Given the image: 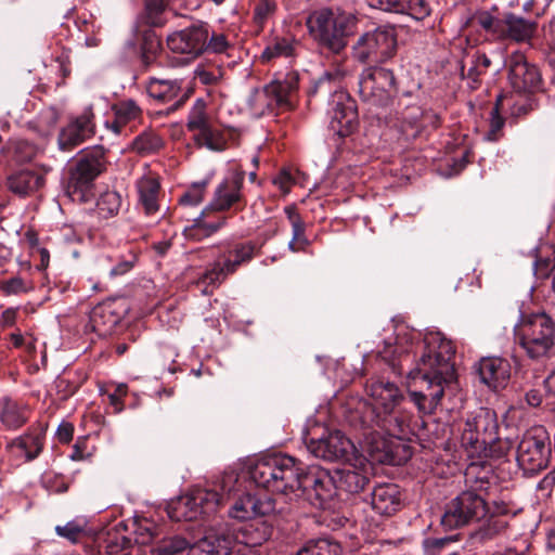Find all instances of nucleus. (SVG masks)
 <instances>
[{
    "instance_id": "1",
    "label": "nucleus",
    "mask_w": 555,
    "mask_h": 555,
    "mask_svg": "<svg viewBox=\"0 0 555 555\" xmlns=\"http://www.w3.org/2000/svg\"><path fill=\"white\" fill-rule=\"evenodd\" d=\"M416 333L401 328L395 340H386L378 356L395 374H408L420 390L410 392L411 400L424 414L433 413L444 395V385L454 380L452 359L455 353L451 340L440 333L425 335L418 341Z\"/></svg>"
},
{
    "instance_id": "2",
    "label": "nucleus",
    "mask_w": 555,
    "mask_h": 555,
    "mask_svg": "<svg viewBox=\"0 0 555 555\" xmlns=\"http://www.w3.org/2000/svg\"><path fill=\"white\" fill-rule=\"evenodd\" d=\"M249 476L258 487L289 499L304 498L318 508H327L337 491L335 475L318 466L306 467L286 454L261 456L250 466Z\"/></svg>"
},
{
    "instance_id": "3",
    "label": "nucleus",
    "mask_w": 555,
    "mask_h": 555,
    "mask_svg": "<svg viewBox=\"0 0 555 555\" xmlns=\"http://www.w3.org/2000/svg\"><path fill=\"white\" fill-rule=\"evenodd\" d=\"M245 180L244 170L231 171L216 188L209 206L205 208L194 220L190 228L184 232L188 237L199 240L217 232L225 223V218H220L215 222L205 221L208 210L234 211L243 210L246 206V199L243 194V184Z\"/></svg>"
},
{
    "instance_id": "4",
    "label": "nucleus",
    "mask_w": 555,
    "mask_h": 555,
    "mask_svg": "<svg viewBox=\"0 0 555 555\" xmlns=\"http://www.w3.org/2000/svg\"><path fill=\"white\" fill-rule=\"evenodd\" d=\"M307 25L313 40L322 49L340 54L356 29L357 17L350 12L322 9L309 16Z\"/></svg>"
},
{
    "instance_id": "5",
    "label": "nucleus",
    "mask_w": 555,
    "mask_h": 555,
    "mask_svg": "<svg viewBox=\"0 0 555 555\" xmlns=\"http://www.w3.org/2000/svg\"><path fill=\"white\" fill-rule=\"evenodd\" d=\"M236 481L233 476L222 479L219 493L215 489L197 488L190 493L171 500L167 505V514L175 521H192L202 515H209L216 512L217 507L231 495V483Z\"/></svg>"
},
{
    "instance_id": "6",
    "label": "nucleus",
    "mask_w": 555,
    "mask_h": 555,
    "mask_svg": "<svg viewBox=\"0 0 555 555\" xmlns=\"http://www.w3.org/2000/svg\"><path fill=\"white\" fill-rule=\"evenodd\" d=\"M515 343L526 356L538 360L548 356L555 343V322L545 312L522 315L514 330Z\"/></svg>"
},
{
    "instance_id": "7",
    "label": "nucleus",
    "mask_w": 555,
    "mask_h": 555,
    "mask_svg": "<svg viewBox=\"0 0 555 555\" xmlns=\"http://www.w3.org/2000/svg\"><path fill=\"white\" fill-rule=\"evenodd\" d=\"M348 74L343 66L325 72L314 83L312 93L335 92L331 111V127L340 137L348 135L357 125L358 113L354 101L345 92H336L337 83Z\"/></svg>"
},
{
    "instance_id": "8",
    "label": "nucleus",
    "mask_w": 555,
    "mask_h": 555,
    "mask_svg": "<svg viewBox=\"0 0 555 555\" xmlns=\"http://www.w3.org/2000/svg\"><path fill=\"white\" fill-rule=\"evenodd\" d=\"M552 454L551 438L543 426H533L522 435L516 453L518 466L526 475H533L548 465Z\"/></svg>"
},
{
    "instance_id": "9",
    "label": "nucleus",
    "mask_w": 555,
    "mask_h": 555,
    "mask_svg": "<svg viewBox=\"0 0 555 555\" xmlns=\"http://www.w3.org/2000/svg\"><path fill=\"white\" fill-rule=\"evenodd\" d=\"M106 169L105 149L96 145L85 150L69 169L67 193L69 196L85 198V193L94 180Z\"/></svg>"
},
{
    "instance_id": "10",
    "label": "nucleus",
    "mask_w": 555,
    "mask_h": 555,
    "mask_svg": "<svg viewBox=\"0 0 555 555\" xmlns=\"http://www.w3.org/2000/svg\"><path fill=\"white\" fill-rule=\"evenodd\" d=\"M397 47L393 28L379 26L362 34L352 46L353 57L361 62H385L390 59Z\"/></svg>"
},
{
    "instance_id": "11",
    "label": "nucleus",
    "mask_w": 555,
    "mask_h": 555,
    "mask_svg": "<svg viewBox=\"0 0 555 555\" xmlns=\"http://www.w3.org/2000/svg\"><path fill=\"white\" fill-rule=\"evenodd\" d=\"M487 514V504L481 495L474 491H464L454 498L446 507L441 525L452 530L479 520Z\"/></svg>"
},
{
    "instance_id": "12",
    "label": "nucleus",
    "mask_w": 555,
    "mask_h": 555,
    "mask_svg": "<svg viewBox=\"0 0 555 555\" xmlns=\"http://www.w3.org/2000/svg\"><path fill=\"white\" fill-rule=\"evenodd\" d=\"M362 423L367 428L380 430L399 440H409L414 435L413 415L402 405L387 413L363 411Z\"/></svg>"
},
{
    "instance_id": "13",
    "label": "nucleus",
    "mask_w": 555,
    "mask_h": 555,
    "mask_svg": "<svg viewBox=\"0 0 555 555\" xmlns=\"http://www.w3.org/2000/svg\"><path fill=\"white\" fill-rule=\"evenodd\" d=\"M396 91V78L390 69L370 66L360 75L359 94L365 102L385 105Z\"/></svg>"
},
{
    "instance_id": "14",
    "label": "nucleus",
    "mask_w": 555,
    "mask_h": 555,
    "mask_svg": "<svg viewBox=\"0 0 555 555\" xmlns=\"http://www.w3.org/2000/svg\"><path fill=\"white\" fill-rule=\"evenodd\" d=\"M498 422L492 411L480 409L465 422L462 433V444L466 449L480 451L498 439Z\"/></svg>"
},
{
    "instance_id": "15",
    "label": "nucleus",
    "mask_w": 555,
    "mask_h": 555,
    "mask_svg": "<svg viewBox=\"0 0 555 555\" xmlns=\"http://www.w3.org/2000/svg\"><path fill=\"white\" fill-rule=\"evenodd\" d=\"M256 246L251 242L235 244L228 251L223 262L217 261L203 274L202 282L211 285H220L224 279L234 273L240 266L249 262L255 255Z\"/></svg>"
},
{
    "instance_id": "16",
    "label": "nucleus",
    "mask_w": 555,
    "mask_h": 555,
    "mask_svg": "<svg viewBox=\"0 0 555 555\" xmlns=\"http://www.w3.org/2000/svg\"><path fill=\"white\" fill-rule=\"evenodd\" d=\"M209 37V27L206 23L196 22L169 35L168 48L175 53L196 57L206 51V39Z\"/></svg>"
},
{
    "instance_id": "17",
    "label": "nucleus",
    "mask_w": 555,
    "mask_h": 555,
    "mask_svg": "<svg viewBox=\"0 0 555 555\" xmlns=\"http://www.w3.org/2000/svg\"><path fill=\"white\" fill-rule=\"evenodd\" d=\"M308 450L319 459L325 461L347 460L354 450V446L341 431L334 430L319 439H311Z\"/></svg>"
},
{
    "instance_id": "18",
    "label": "nucleus",
    "mask_w": 555,
    "mask_h": 555,
    "mask_svg": "<svg viewBox=\"0 0 555 555\" xmlns=\"http://www.w3.org/2000/svg\"><path fill=\"white\" fill-rule=\"evenodd\" d=\"M508 80L516 92H534L541 87V75L534 65L527 62L521 52H515L508 61Z\"/></svg>"
},
{
    "instance_id": "19",
    "label": "nucleus",
    "mask_w": 555,
    "mask_h": 555,
    "mask_svg": "<svg viewBox=\"0 0 555 555\" xmlns=\"http://www.w3.org/2000/svg\"><path fill=\"white\" fill-rule=\"evenodd\" d=\"M94 115L91 107H87L81 115L72 119L64 127L57 138L59 146L63 151H70L94 134Z\"/></svg>"
},
{
    "instance_id": "20",
    "label": "nucleus",
    "mask_w": 555,
    "mask_h": 555,
    "mask_svg": "<svg viewBox=\"0 0 555 555\" xmlns=\"http://www.w3.org/2000/svg\"><path fill=\"white\" fill-rule=\"evenodd\" d=\"M367 393L372 399V404L364 405V411L376 410L380 412H389L402 405L405 397L402 390L392 382L376 379L367 386Z\"/></svg>"
},
{
    "instance_id": "21",
    "label": "nucleus",
    "mask_w": 555,
    "mask_h": 555,
    "mask_svg": "<svg viewBox=\"0 0 555 555\" xmlns=\"http://www.w3.org/2000/svg\"><path fill=\"white\" fill-rule=\"evenodd\" d=\"M42 449L43 436L34 431H27L15 437L5 446L9 461L13 466H20L22 463L34 461L39 456Z\"/></svg>"
},
{
    "instance_id": "22",
    "label": "nucleus",
    "mask_w": 555,
    "mask_h": 555,
    "mask_svg": "<svg viewBox=\"0 0 555 555\" xmlns=\"http://www.w3.org/2000/svg\"><path fill=\"white\" fill-rule=\"evenodd\" d=\"M477 372L482 384L494 391L506 388L512 376L509 361L501 357H486L477 364Z\"/></svg>"
},
{
    "instance_id": "23",
    "label": "nucleus",
    "mask_w": 555,
    "mask_h": 555,
    "mask_svg": "<svg viewBox=\"0 0 555 555\" xmlns=\"http://www.w3.org/2000/svg\"><path fill=\"white\" fill-rule=\"evenodd\" d=\"M125 310L116 300H105L92 308L89 326L99 336L111 335L124 317Z\"/></svg>"
},
{
    "instance_id": "24",
    "label": "nucleus",
    "mask_w": 555,
    "mask_h": 555,
    "mask_svg": "<svg viewBox=\"0 0 555 555\" xmlns=\"http://www.w3.org/2000/svg\"><path fill=\"white\" fill-rule=\"evenodd\" d=\"M275 509L274 501L268 496H256L246 493L240 496L231 506L229 514L231 517L245 520L258 516H267Z\"/></svg>"
},
{
    "instance_id": "25",
    "label": "nucleus",
    "mask_w": 555,
    "mask_h": 555,
    "mask_svg": "<svg viewBox=\"0 0 555 555\" xmlns=\"http://www.w3.org/2000/svg\"><path fill=\"white\" fill-rule=\"evenodd\" d=\"M298 89V75L288 73L282 79H275L263 88V94L268 99V107L289 106L292 96Z\"/></svg>"
},
{
    "instance_id": "26",
    "label": "nucleus",
    "mask_w": 555,
    "mask_h": 555,
    "mask_svg": "<svg viewBox=\"0 0 555 555\" xmlns=\"http://www.w3.org/2000/svg\"><path fill=\"white\" fill-rule=\"evenodd\" d=\"M50 168L22 169L8 178L9 189L18 195L25 196L39 190L44 184V175Z\"/></svg>"
},
{
    "instance_id": "27",
    "label": "nucleus",
    "mask_w": 555,
    "mask_h": 555,
    "mask_svg": "<svg viewBox=\"0 0 555 555\" xmlns=\"http://www.w3.org/2000/svg\"><path fill=\"white\" fill-rule=\"evenodd\" d=\"M337 489L348 493H359L370 482L372 468L370 465L349 466L335 470Z\"/></svg>"
},
{
    "instance_id": "28",
    "label": "nucleus",
    "mask_w": 555,
    "mask_h": 555,
    "mask_svg": "<svg viewBox=\"0 0 555 555\" xmlns=\"http://www.w3.org/2000/svg\"><path fill=\"white\" fill-rule=\"evenodd\" d=\"M147 93L160 103H170V111L178 109L184 103L181 87L177 80L151 78Z\"/></svg>"
},
{
    "instance_id": "29",
    "label": "nucleus",
    "mask_w": 555,
    "mask_h": 555,
    "mask_svg": "<svg viewBox=\"0 0 555 555\" xmlns=\"http://www.w3.org/2000/svg\"><path fill=\"white\" fill-rule=\"evenodd\" d=\"M159 190L155 176H143L137 181L138 205L146 216H155L159 211Z\"/></svg>"
},
{
    "instance_id": "30",
    "label": "nucleus",
    "mask_w": 555,
    "mask_h": 555,
    "mask_svg": "<svg viewBox=\"0 0 555 555\" xmlns=\"http://www.w3.org/2000/svg\"><path fill=\"white\" fill-rule=\"evenodd\" d=\"M29 417V408L26 403L11 397L0 399V422L8 430H17L23 427Z\"/></svg>"
},
{
    "instance_id": "31",
    "label": "nucleus",
    "mask_w": 555,
    "mask_h": 555,
    "mask_svg": "<svg viewBox=\"0 0 555 555\" xmlns=\"http://www.w3.org/2000/svg\"><path fill=\"white\" fill-rule=\"evenodd\" d=\"M372 508L380 515L395 513L400 505V492L397 485L382 483L371 493Z\"/></svg>"
},
{
    "instance_id": "32",
    "label": "nucleus",
    "mask_w": 555,
    "mask_h": 555,
    "mask_svg": "<svg viewBox=\"0 0 555 555\" xmlns=\"http://www.w3.org/2000/svg\"><path fill=\"white\" fill-rule=\"evenodd\" d=\"M537 30V23L517 16L514 13L505 14L504 39H511L515 42H525L530 40Z\"/></svg>"
},
{
    "instance_id": "33",
    "label": "nucleus",
    "mask_w": 555,
    "mask_h": 555,
    "mask_svg": "<svg viewBox=\"0 0 555 555\" xmlns=\"http://www.w3.org/2000/svg\"><path fill=\"white\" fill-rule=\"evenodd\" d=\"M242 534L244 541L240 542L251 548L268 541L272 535V528L266 521L256 519L242 527Z\"/></svg>"
},
{
    "instance_id": "34",
    "label": "nucleus",
    "mask_w": 555,
    "mask_h": 555,
    "mask_svg": "<svg viewBox=\"0 0 555 555\" xmlns=\"http://www.w3.org/2000/svg\"><path fill=\"white\" fill-rule=\"evenodd\" d=\"M115 120L112 122L111 128L117 134L121 133L122 127L128 122L135 120L141 115V109L132 100L119 102L114 106Z\"/></svg>"
},
{
    "instance_id": "35",
    "label": "nucleus",
    "mask_w": 555,
    "mask_h": 555,
    "mask_svg": "<svg viewBox=\"0 0 555 555\" xmlns=\"http://www.w3.org/2000/svg\"><path fill=\"white\" fill-rule=\"evenodd\" d=\"M296 555H343V550L338 542L320 538L307 541Z\"/></svg>"
},
{
    "instance_id": "36",
    "label": "nucleus",
    "mask_w": 555,
    "mask_h": 555,
    "mask_svg": "<svg viewBox=\"0 0 555 555\" xmlns=\"http://www.w3.org/2000/svg\"><path fill=\"white\" fill-rule=\"evenodd\" d=\"M506 527L507 521L503 517L490 516L476 531L472 533V539L483 543L503 533Z\"/></svg>"
},
{
    "instance_id": "37",
    "label": "nucleus",
    "mask_w": 555,
    "mask_h": 555,
    "mask_svg": "<svg viewBox=\"0 0 555 555\" xmlns=\"http://www.w3.org/2000/svg\"><path fill=\"white\" fill-rule=\"evenodd\" d=\"M164 146V140L154 131H145L139 134L132 142V150L147 156L159 152Z\"/></svg>"
},
{
    "instance_id": "38",
    "label": "nucleus",
    "mask_w": 555,
    "mask_h": 555,
    "mask_svg": "<svg viewBox=\"0 0 555 555\" xmlns=\"http://www.w3.org/2000/svg\"><path fill=\"white\" fill-rule=\"evenodd\" d=\"M474 21L485 31L496 39L503 40L505 15L503 17H499L492 15L489 11H479L475 14Z\"/></svg>"
},
{
    "instance_id": "39",
    "label": "nucleus",
    "mask_w": 555,
    "mask_h": 555,
    "mask_svg": "<svg viewBox=\"0 0 555 555\" xmlns=\"http://www.w3.org/2000/svg\"><path fill=\"white\" fill-rule=\"evenodd\" d=\"M129 524V531L134 535V541L138 544H149L157 535L155 525L147 519H134Z\"/></svg>"
},
{
    "instance_id": "40",
    "label": "nucleus",
    "mask_w": 555,
    "mask_h": 555,
    "mask_svg": "<svg viewBox=\"0 0 555 555\" xmlns=\"http://www.w3.org/2000/svg\"><path fill=\"white\" fill-rule=\"evenodd\" d=\"M121 202V196L118 192L107 190L100 195L96 202L98 211L104 218L113 217L118 214Z\"/></svg>"
},
{
    "instance_id": "41",
    "label": "nucleus",
    "mask_w": 555,
    "mask_h": 555,
    "mask_svg": "<svg viewBox=\"0 0 555 555\" xmlns=\"http://www.w3.org/2000/svg\"><path fill=\"white\" fill-rule=\"evenodd\" d=\"M210 125V118L206 114V103L204 100L197 99L188 117V129L199 132Z\"/></svg>"
},
{
    "instance_id": "42",
    "label": "nucleus",
    "mask_w": 555,
    "mask_h": 555,
    "mask_svg": "<svg viewBox=\"0 0 555 555\" xmlns=\"http://www.w3.org/2000/svg\"><path fill=\"white\" fill-rule=\"evenodd\" d=\"M195 141L199 146H206L211 151H222L225 146V140L222 133L215 129L212 125L195 134Z\"/></svg>"
},
{
    "instance_id": "43",
    "label": "nucleus",
    "mask_w": 555,
    "mask_h": 555,
    "mask_svg": "<svg viewBox=\"0 0 555 555\" xmlns=\"http://www.w3.org/2000/svg\"><path fill=\"white\" fill-rule=\"evenodd\" d=\"M129 531V524L126 521H119L113 528L106 532L104 541L107 543V547H120L127 548L131 545L132 539L126 534Z\"/></svg>"
},
{
    "instance_id": "44",
    "label": "nucleus",
    "mask_w": 555,
    "mask_h": 555,
    "mask_svg": "<svg viewBox=\"0 0 555 555\" xmlns=\"http://www.w3.org/2000/svg\"><path fill=\"white\" fill-rule=\"evenodd\" d=\"M278 10L276 0H257L254 7L253 21L259 30L274 16Z\"/></svg>"
},
{
    "instance_id": "45",
    "label": "nucleus",
    "mask_w": 555,
    "mask_h": 555,
    "mask_svg": "<svg viewBox=\"0 0 555 555\" xmlns=\"http://www.w3.org/2000/svg\"><path fill=\"white\" fill-rule=\"evenodd\" d=\"M35 285L31 280L22 276H12L0 281V292L5 296L21 295L34 291Z\"/></svg>"
},
{
    "instance_id": "46",
    "label": "nucleus",
    "mask_w": 555,
    "mask_h": 555,
    "mask_svg": "<svg viewBox=\"0 0 555 555\" xmlns=\"http://www.w3.org/2000/svg\"><path fill=\"white\" fill-rule=\"evenodd\" d=\"M87 521L85 519H74L64 526H56L55 532L59 537L64 538L73 543L79 541L86 535Z\"/></svg>"
},
{
    "instance_id": "47",
    "label": "nucleus",
    "mask_w": 555,
    "mask_h": 555,
    "mask_svg": "<svg viewBox=\"0 0 555 555\" xmlns=\"http://www.w3.org/2000/svg\"><path fill=\"white\" fill-rule=\"evenodd\" d=\"M221 535H206L188 547L186 555H218Z\"/></svg>"
},
{
    "instance_id": "48",
    "label": "nucleus",
    "mask_w": 555,
    "mask_h": 555,
    "mask_svg": "<svg viewBox=\"0 0 555 555\" xmlns=\"http://www.w3.org/2000/svg\"><path fill=\"white\" fill-rule=\"evenodd\" d=\"M293 44L286 38H276L269 44L262 52L261 57L263 61H271L279 56H289L293 54Z\"/></svg>"
},
{
    "instance_id": "49",
    "label": "nucleus",
    "mask_w": 555,
    "mask_h": 555,
    "mask_svg": "<svg viewBox=\"0 0 555 555\" xmlns=\"http://www.w3.org/2000/svg\"><path fill=\"white\" fill-rule=\"evenodd\" d=\"M188 547L185 539L175 535L163 539L160 543L154 548L157 555H175Z\"/></svg>"
},
{
    "instance_id": "50",
    "label": "nucleus",
    "mask_w": 555,
    "mask_h": 555,
    "mask_svg": "<svg viewBox=\"0 0 555 555\" xmlns=\"http://www.w3.org/2000/svg\"><path fill=\"white\" fill-rule=\"evenodd\" d=\"M401 14H408L417 21H422L430 14L429 4L425 0H402Z\"/></svg>"
},
{
    "instance_id": "51",
    "label": "nucleus",
    "mask_w": 555,
    "mask_h": 555,
    "mask_svg": "<svg viewBox=\"0 0 555 555\" xmlns=\"http://www.w3.org/2000/svg\"><path fill=\"white\" fill-rule=\"evenodd\" d=\"M218 555H254L251 548L234 541L229 537L221 535Z\"/></svg>"
},
{
    "instance_id": "52",
    "label": "nucleus",
    "mask_w": 555,
    "mask_h": 555,
    "mask_svg": "<svg viewBox=\"0 0 555 555\" xmlns=\"http://www.w3.org/2000/svg\"><path fill=\"white\" fill-rule=\"evenodd\" d=\"M39 153L37 146L26 140L17 141L14 145L13 157L16 163H27L33 160Z\"/></svg>"
},
{
    "instance_id": "53",
    "label": "nucleus",
    "mask_w": 555,
    "mask_h": 555,
    "mask_svg": "<svg viewBox=\"0 0 555 555\" xmlns=\"http://www.w3.org/2000/svg\"><path fill=\"white\" fill-rule=\"evenodd\" d=\"M207 181L193 183L191 188L180 197L181 205L196 206L204 199Z\"/></svg>"
},
{
    "instance_id": "54",
    "label": "nucleus",
    "mask_w": 555,
    "mask_h": 555,
    "mask_svg": "<svg viewBox=\"0 0 555 555\" xmlns=\"http://www.w3.org/2000/svg\"><path fill=\"white\" fill-rule=\"evenodd\" d=\"M230 47L227 37L223 34H212L206 39V51L212 53H223Z\"/></svg>"
},
{
    "instance_id": "55",
    "label": "nucleus",
    "mask_w": 555,
    "mask_h": 555,
    "mask_svg": "<svg viewBox=\"0 0 555 555\" xmlns=\"http://www.w3.org/2000/svg\"><path fill=\"white\" fill-rule=\"evenodd\" d=\"M366 4L373 9L385 12L400 13L402 11V0H365Z\"/></svg>"
},
{
    "instance_id": "56",
    "label": "nucleus",
    "mask_w": 555,
    "mask_h": 555,
    "mask_svg": "<svg viewBox=\"0 0 555 555\" xmlns=\"http://www.w3.org/2000/svg\"><path fill=\"white\" fill-rule=\"evenodd\" d=\"M452 541L451 538H428L424 540L426 555H438L446 544Z\"/></svg>"
},
{
    "instance_id": "57",
    "label": "nucleus",
    "mask_w": 555,
    "mask_h": 555,
    "mask_svg": "<svg viewBox=\"0 0 555 555\" xmlns=\"http://www.w3.org/2000/svg\"><path fill=\"white\" fill-rule=\"evenodd\" d=\"M504 118L499 113V102L491 111V120H490V132L488 134V138L490 140H496V133L503 128L504 126Z\"/></svg>"
},
{
    "instance_id": "58",
    "label": "nucleus",
    "mask_w": 555,
    "mask_h": 555,
    "mask_svg": "<svg viewBox=\"0 0 555 555\" xmlns=\"http://www.w3.org/2000/svg\"><path fill=\"white\" fill-rule=\"evenodd\" d=\"M273 183L278 185L283 192H288L291 184L293 183L292 175L283 170L274 178Z\"/></svg>"
},
{
    "instance_id": "59",
    "label": "nucleus",
    "mask_w": 555,
    "mask_h": 555,
    "mask_svg": "<svg viewBox=\"0 0 555 555\" xmlns=\"http://www.w3.org/2000/svg\"><path fill=\"white\" fill-rule=\"evenodd\" d=\"M134 258L135 257L132 256L131 259L120 261L117 266H115L114 268L111 269L109 275L111 276L122 275V274L127 273L128 271H130L133 267Z\"/></svg>"
},
{
    "instance_id": "60",
    "label": "nucleus",
    "mask_w": 555,
    "mask_h": 555,
    "mask_svg": "<svg viewBox=\"0 0 555 555\" xmlns=\"http://www.w3.org/2000/svg\"><path fill=\"white\" fill-rule=\"evenodd\" d=\"M74 428L69 423H63L56 430V436L60 442L67 443L73 438Z\"/></svg>"
},
{
    "instance_id": "61",
    "label": "nucleus",
    "mask_w": 555,
    "mask_h": 555,
    "mask_svg": "<svg viewBox=\"0 0 555 555\" xmlns=\"http://www.w3.org/2000/svg\"><path fill=\"white\" fill-rule=\"evenodd\" d=\"M293 237L301 245H308V240L305 235L306 225L304 221L292 224Z\"/></svg>"
},
{
    "instance_id": "62",
    "label": "nucleus",
    "mask_w": 555,
    "mask_h": 555,
    "mask_svg": "<svg viewBox=\"0 0 555 555\" xmlns=\"http://www.w3.org/2000/svg\"><path fill=\"white\" fill-rule=\"evenodd\" d=\"M127 393V386L126 385H119L115 392L114 393H109L108 395V399H109V402L111 404H113L117 411H120L121 410V406L120 405V402H121V398L124 396H126Z\"/></svg>"
},
{
    "instance_id": "63",
    "label": "nucleus",
    "mask_w": 555,
    "mask_h": 555,
    "mask_svg": "<svg viewBox=\"0 0 555 555\" xmlns=\"http://www.w3.org/2000/svg\"><path fill=\"white\" fill-rule=\"evenodd\" d=\"M525 400L530 406H539L542 402V395L539 390L531 389L525 395Z\"/></svg>"
},
{
    "instance_id": "64",
    "label": "nucleus",
    "mask_w": 555,
    "mask_h": 555,
    "mask_svg": "<svg viewBox=\"0 0 555 555\" xmlns=\"http://www.w3.org/2000/svg\"><path fill=\"white\" fill-rule=\"evenodd\" d=\"M142 63L149 67L155 61V49L153 46L149 50H144L141 55Z\"/></svg>"
}]
</instances>
